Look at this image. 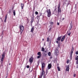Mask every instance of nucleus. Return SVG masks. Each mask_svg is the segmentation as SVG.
I'll list each match as a JSON object with an SVG mask.
<instances>
[{"instance_id": "23", "label": "nucleus", "mask_w": 78, "mask_h": 78, "mask_svg": "<svg viewBox=\"0 0 78 78\" xmlns=\"http://www.w3.org/2000/svg\"><path fill=\"white\" fill-rule=\"evenodd\" d=\"M57 69L58 71H60L61 70V69H60V68H59V67L58 66L57 67Z\"/></svg>"}, {"instance_id": "21", "label": "nucleus", "mask_w": 78, "mask_h": 78, "mask_svg": "<svg viewBox=\"0 0 78 78\" xmlns=\"http://www.w3.org/2000/svg\"><path fill=\"white\" fill-rule=\"evenodd\" d=\"M75 60H76V61H77L78 60V56L77 55V57H76L75 58Z\"/></svg>"}, {"instance_id": "45", "label": "nucleus", "mask_w": 78, "mask_h": 78, "mask_svg": "<svg viewBox=\"0 0 78 78\" xmlns=\"http://www.w3.org/2000/svg\"><path fill=\"white\" fill-rule=\"evenodd\" d=\"M37 64H38V65H39V61H38L37 62Z\"/></svg>"}, {"instance_id": "58", "label": "nucleus", "mask_w": 78, "mask_h": 78, "mask_svg": "<svg viewBox=\"0 0 78 78\" xmlns=\"http://www.w3.org/2000/svg\"><path fill=\"white\" fill-rule=\"evenodd\" d=\"M8 1H9L10 0H8Z\"/></svg>"}, {"instance_id": "37", "label": "nucleus", "mask_w": 78, "mask_h": 78, "mask_svg": "<svg viewBox=\"0 0 78 78\" xmlns=\"http://www.w3.org/2000/svg\"><path fill=\"white\" fill-rule=\"evenodd\" d=\"M76 55H78V51L76 52Z\"/></svg>"}, {"instance_id": "28", "label": "nucleus", "mask_w": 78, "mask_h": 78, "mask_svg": "<svg viewBox=\"0 0 78 78\" xmlns=\"http://www.w3.org/2000/svg\"><path fill=\"white\" fill-rule=\"evenodd\" d=\"M35 14H36V15H37V14H38V12L36 11L35 12Z\"/></svg>"}, {"instance_id": "26", "label": "nucleus", "mask_w": 78, "mask_h": 78, "mask_svg": "<svg viewBox=\"0 0 78 78\" xmlns=\"http://www.w3.org/2000/svg\"><path fill=\"white\" fill-rule=\"evenodd\" d=\"M5 58V55H2V58Z\"/></svg>"}, {"instance_id": "20", "label": "nucleus", "mask_w": 78, "mask_h": 78, "mask_svg": "<svg viewBox=\"0 0 78 78\" xmlns=\"http://www.w3.org/2000/svg\"><path fill=\"white\" fill-rule=\"evenodd\" d=\"M41 50L42 51H45V49H44V48H41Z\"/></svg>"}, {"instance_id": "13", "label": "nucleus", "mask_w": 78, "mask_h": 78, "mask_svg": "<svg viewBox=\"0 0 78 78\" xmlns=\"http://www.w3.org/2000/svg\"><path fill=\"white\" fill-rule=\"evenodd\" d=\"M21 9H23V7H24V4H23L21 3Z\"/></svg>"}, {"instance_id": "59", "label": "nucleus", "mask_w": 78, "mask_h": 78, "mask_svg": "<svg viewBox=\"0 0 78 78\" xmlns=\"http://www.w3.org/2000/svg\"><path fill=\"white\" fill-rule=\"evenodd\" d=\"M34 78H36V77H34Z\"/></svg>"}, {"instance_id": "35", "label": "nucleus", "mask_w": 78, "mask_h": 78, "mask_svg": "<svg viewBox=\"0 0 78 78\" xmlns=\"http://www.w3.org/2000/svg\"><path fill=\"white\" fill-rule=\"evenodd\" d=\"M30 67V66L29 65H27V69H28Z\"/></svg>"}, {"instance_id": "30", "label": "nucleus", "mask_w": 78, "mask_h": 78, "mask_svg": "<svg viewBox=\"0 0 78 78\" xmlns=\"http://www.w3.org/2000/svg\"><path fill=\"white\" fill-rule=\"evenodd\" d=\"M73 53V51H72L71 52V53H70V55H72Z\"/></svg>"}, {"instance_id": "60", "label": "nucleus", "mask_w": 78, "mask_h": 78, "mask_svg": "<svg viewBox=\"0 0 78 78\" xmlns=\"http://www.w3.org/2000/svg\"><path fill=\"white\" fill-rule=\"evenodd\" d=\"M2 63H3V62H2Z\"/></svg>"}, {"instance_id": "9", "label": "nucleus", "mask_w": 78, "mask_h": 78, "mask_svg": "<svg viewBox=\"0 0 78 78\" xmlns=\"http://www.w3.org/2000/svg\"><path fill=\"white\" fill-rule=\"evenodd\" d=\"M65 38H66V35H65L64 36H63L62 37V38L61 40V42H63V41H64V39H65Z\"/></svg>"}, {"instance_id": "29", "label": "nucleus", "mask_w": 78, "mask_h": 78, "mask_svg": "<svg viewBox=\"0 0 78 78\" xmlns=\"http://www.w3.org/2000/svg\"><path fill=\"white\" fill-rule=\"evenodd\" d=\"M53 24V22H51V25H52Z\"/></svg>"}, {"instance_id": "48", "label": "nucleus", "mask_w": 78, "mask_h": 78, "mask_svg": "<svg viewBox=\"0 0 78 78\" xmlns=\"http://www.w3.org/2000/svg\"><path fill=\"white\" fill-rule=\"evenodd\" d=\"M46 72V74H47V73H48V71L47 70Z\"/></svg>"}, {"instance_id": "43", "label": "nucleus", "mask_w": 78, "mask_h": 78, "mask_svg": "<svg viewBox=\"0 0 78 78\" xmlns=\"http://www.w3.org/2000/svg\"><path fill=\"white\" fill-rule=\"evenodd\" d=\"M73 76H74V77H75V76H76V74H74L73 75Z\"/></svg>"}, {"instance_id": "18", "label": "nucleus", "mask_w": 78, "mask_h": 78, "mask_svg": "<svg viewBox=\"0 0 78 78\" xmlns=\"http://www.w3.org/2000/svg\"><path fill=\"white\" fill-rule=\"evenodd\" d=\"M42 15V14L41 13H40L37 16V17H40Z\"/></svg>"}, {"instance_id": "42", "label": "nucleus", "mask_w": 78, "mask_h": 78, "mask_svg": "<svg viewBox=\"0 0 78 78\" xmlns=\"http://www.w3.org/2000/svg\"><path fill=\"white\" fill-rule=\"evenodd\" d=\"M56 42L57 44H58L59 43V41H56Z\"/></svg>"}, {"instance_id": "38", "label": "nucleus", "mask_w": 78, "mask_h": 78, "mask_svg": "<svg viewBox=\"0 0 78 78\" xmlns=\"http://www.w3.org/2000/svg\"><path fill=\"white\" fill-rule=\"evenodd\" d=\"M67 64H69V61H68V60H67Z\"/></svg>"}, {"instance_id": "10", "label": "nucleus", "mask_w": 78, "mask_h": 78, "mask_svg": "<svg viewBox=\"0 0 78 78\" xmlns=\"http://www.w3.org/2000/svg\"><path fill=\"white\" fill-rule=\"evenodd\" d=\"M51 64H49L48 65V69H50L51 68Z\"/></svg>"}, {"instance_id": "56", "label": "nucleus", "mask_w": 78, "mask_h": 78, "mask_svg": "<svg viewBox=\"0 0 78 78\" xmlns=\"http://www.w3.org/2000/svg\"><path fill=\"white\" fill-rule=\"evenodd\" d=\"M12 10L13 9V8H12Z\"/></svg>"}, {"instance_id": "3", "label": "nucleus", "mask_w": 78, "mask_h": 78, "mask_svg": "<svg viewBox=\"0 0 78 78\" xmlns=\"http://www.w3.org/2000/svg\"><path fill=\"white\" fill-rule=\"evenodd\" d=\"M40 78H45V72L42 71L41 73V75L40 76Z\"/></svg>"}, {"instance_id": "44", "label": "nucleus", "mask_w": 78, "mask_h": 78, "mask_svg": "<svg viewBox=\"0 0 78 78\" xmlns=\"http://www.w3.org/2000/svg\"><path fill=\"white\" fill-rule=\"evenodd\" d=\"M58 47H60V44H58Z\"/></svg>"}, {"instance_id": "39", "label": "nucleus", "mask_w": 78, "mask_h": 78, "mask_svg": "<svg viewBox=\"0 0 78 78\" xmlns=\"http://www.w3.org/2000/svg\"><path fill=\"white\" fill-rule=\"evenodd\" d=\"M76 64H78V60H77L76 62Z\"/></svg>"}, {"instance_id": "46", "label": "nucleus", "mask_w": 78, "mask_h": 78, "mask_svg": "<svg viewBox=\"0 0 78 78\" xmlns=\"http://www.w3.org/2000/svg\"><path fill=\"white\" fill-rule=\"evenodd\" d=\"M51 28H50L49 29V31H51Z\"/></svg>"}, {"instance_id": "47", "label": "nucleus", "mask_w": 78, "mask_h": 78, "mask_svg": "<svg viewBox=\"0 0 78 78\" xmlns=\"http://www.w3.org/2000/svg\"><path fill=\"white\" fill-rule=\"evenodd\" d=\"M64 19H65L64 18H62V21H63V20H64Z\"/></svg>"}, {"instance_id": "54", "label": "nucleus", "mask_w": 78, "mask_h": 78, "mask_svg": "<svg viewBox=\"0 0 78 78\" xmlns=\"http://www.w3.org/2000/svg\"><path fill=\"white\" fill-rule=\"evenodd\" d=\"M52 58V57H50V59H51Z\"/></svg>"}, {"instance_id": "25", "label": "nucleus", "mask_w": 78, "mask_h": 78, "mask_svg": "<svg viewBox=\"0 0 78 78\" xmlns=\"http://www.w3.org/2000/svg\"><path fill=\"white\" fill-rule=\"evenodd\" d=\"M9 13H11V9H10L9 11Z\"/></svg>"}, {"instance_id": "6", "label": "nucleus", "mask_w": 78, "mask_h": 78, "mask_svg": "<svg viewBox=\"0 0 78 78\" xmlns=\"http://www.w3.org/2000/svg\"><path fill=\"white\" fill-rule=\"evenodd\" d=\"M45 64L44 63H42V72H44V68H45Z\"/></svg>"}, {"instance_id": "14", "label": "nucleus", "mask_w": 78, "mask_h": 78, "mask_svg": "<svg viewBox=\"0 0 78 78\" xmlns=\"http://www.w3.org/2000/svg\"><path fill=\"white\" fill-rule=\"evenodd\" d=\"M13 15L14 16H16V10H13Z\"/></svg>"}, {"instance_id": "12", "label": "nucleus", "mask_w": 78, "mask_h": 78, "mask_svg": "<svg viewBox=\"0 0 78 78\" xmlns=\"http://www.w3.org/2000/svg\"><path fill=\"white\" fill-rule=\"evenodd\" d=\"M34 27L33 26L32 28L31 29V32H33L34 31Z\"/></svg>"}, {"instance_id": "31", "label": "nucleus", "mask_w": 78, "mask_h": 78, "mask_svg": "<svg viewBox=\"0 0 78 78\" xmlns=\"http://www.w3.org/2000/svg\"><path fill=\"white\" fill-rule=\"evenodd\" d=\"M50 39L48 37L47 38V42H49V40Z\"/></svg>"}, {"instance_id": "32", "label": "nucleus", "mask_w": 78, "mask_h": 78, "mask_svg": "<svg viewBox=\"0 0 78 78\" xmlns=\"http://www.w3.org/2000/svg\"><path fill=\"white\" fill-rule=\"evenodd\" d=\"M2 54V55H6V52H3Z\"/></svg>"}, {"instance_id": "53", "label": "nucleus", "mask_w": 78, "mask_h": 78, "mask_svg": "<svg viewBox=\"0 0 78 78\" xmlns=\"http://www.w3.org/2000/svg\"><path fill=\"white\" fill-rule=\"evenodd\" d=\"M42 41H44V39H42Z\"/></svg>"}, {"instance_id": "24", "label": "nucleus", "mask_w": 78, "mask_h": 78, "mask_svg": "<svg viewBox=\"0 0 78 78\" xmlns=\"http://www.w3.org/2000/svg\"><path fill=\"white\" fill-rule=\"evenodd\" d=\"M74 51V48H73V47H72V49L71 50V51Z\"/></svg>"}, {"instance_id": "4", "label": "nucleus", "mask_w": 78, "mask_h": 78, "mask_svg": "<svg viewBox=\"0 0 78 78\" xmlns=\"http://www.w3.org/2000/svg\"><path fill=\"white\" fill-rule=\"evenodd\" d=\"M34 59V58H33V57H31L30 58H29V62H30V64H32V63H33Z\"/></svg>"}, {"instance_id": "36", "label": "nucleus", "mask_w": 78, "mask_h": 78, "mask_svg": "<svg viewBox=\"0 0 78 78\" xmlns=\"http://www.w3.org/2000/svg\"><path fill=\"white\" fill-rule=\"evenodd\" d=\"M70 34H71V33H70L68 34V35L69 36H70Z\"/></svg>"}, {"instance_id": "33", "label": "nucleus", "mask_w": 78, "mask_h": 78, "mask_svg": "<svg viewBox=\"0 0 78 78\" xmlns=\"http://www.w3.org/2000/svg\"><path fill=\"white\" fill-rule=\"evenodd\" d=\"M7 16H8V15H7L5 16V19L6 20V19H7Z\"/></svg>"}, {"instance_id": "50", "label": "nucleus", "mask_w": 78, "mask_h": 78, "mask_svg": "<svg viewBox=\"0 0 78 78\" xmlns=\"http://www.w3.org/2000/svg\"><path fill=\"white\" fill-rule=\"evenodd\" d=\"M70 58H72V55H70Z\"/></svg>"}, {"instance_id": "5", "label": "nucleus", "mask_w": 78, "mask_h": 78, "mask_svg": "<svg viewBox=\"0 0 78 78\" xmlns=\"http://www.w3.org/2000/svg\"><path fill=\"white\" fill-rule=\"evenodd\" d=\"M34 14H33L32 15L31 21H30L31 24H32L33 23V22H34Z\"/></svg>"}, {"instance_id": "17", "label": "nucleus", "mask_w": 78, "mask_h": 78, "mask_svg": "<svg viewBox=\"0 0 78 78\" xmlns=\"http://www.w3.org/2000/svg\"><path fill=\"white\" fill-rule=\"evenodd\" d=\"M57 10L58 13H59V12H61V9H58Z\"/></svg>"}, {"instance_id": "2", "label": "nucleus", "mask_w": 78, "mask_h": 78, "mask_svg": "<svg viewBox=\"0 0 78 78\" xmlns=\"http://www.w3.org/2000/svg\"><path fill=\"white\" fill-rule=\"evenodd\" d=\"M46 12L48 14L47 16L48 17H50L51 15V12L50 9H48L46 10Z\"/></svg>"}, {"instance_id": "40", "label": "nucleus", "mask_w": 78, "mask_h": 78, "mask_svg": "<svg viewBox=\"0 0 78 78\" xmlns=\"http://www.w3.org/2000/svg\"><path fill=\"white\" fill-rule=\"evenodd\" d=\"M0 19L3 22V19H2V18H0Z\"/></svg>"}, {"instance_id": "27", "label": "nucleus", "mask_w": 78, "mask_h": 78, "mask_svg": "<svg viewBox=\"0 0 78 78\" xmlns=\"http://www.w3.org/2000/svg\"><path fill=\"white\" fill-rule=\"evenodd\" d=\"M41 57V55H39L37 57V58H40Z\"/></svg>"}, {"instance_id": "1", "label": "nucleus", "mask_w": 78, "mask_h": 78, "mask_svg": "<svg viewBox=\"0 0 78 78\" xmlns=\"http://www.w3.org/2000/svg\"><path fill=\"white\" fill-rule=\"evenodd\" d=\"M19 27L20 30V34L21 35H22V33L24 30V26L23 25H20L19 26Z\"/></svg>"}, {"instance_id": "15", "label": "nucleus", "mask_w": 78, "mask_h": 78, "mask_svg": "<svg viewBox=\"0 0 78 78\" xmlns=\"http://www.w3.org/2000/svg\"><path fill=\"white\" fill-rule=\"evenodd\" d=\"M70 30H72V28L73 27V26H72V23L71 22V23L70 24Z\"/></svg>"}, {"instance_id": "7", "label": "nucleus", "mask_w": 78, "mask_h": 78, "mask_svg": "<svg viewBox=\"0 0 78 78\" xmlns=\"http://www.w3.org/2000/svg\"><path fill=\"white\" fill-rule=\"evenodd\" d=\"M48 55V51H46L44 52V56H47Z\"/></svg>"}, {"instance_id": "11", "label": "nucleus", "mask_w": 78, "mask_h": 78, "mask_svg": "<svg viewBox=\"0 0 78 78\" xmlns=\"http://www.w3.org/2000/svg\"><path fill=\"white\" fill-rule=\"evenodd\" d=\"M61 37H62V36H61L60 37H58V38L57 39V41H59L61 39Z\"/></svg>"}, {"instance_id": "51", "label": "nucleus", "mask_w": 78, "mask_h": 78, "mask_svg": "<svg viewBox=\"0 0 78 78\" xmlns=\"http://www.w3.org/2000/svg\"><path fill=\"white\" fill-rule=\"evenodd\" d=\"M6 20L5 19V20H4V22H6Z\"/></svg>"}, {"instance_id": "41", "label": "nucleus", "mask_w": 78, "mask_h": 78, "mask_svg": "<svg viewBox=\"0 0 78 78\" xmlns=\"http://www.w3.org/2000/svg\"><path fill=\"white\" fill-rule=\"evenodd\" d=\"M55 51H56L57 52H58V49H56L55 50Z\"/></svg>"}, {"instance_id": "8", "label": "nucleus", "mask_w": 78, "mask_h": 78, "mask_svg": "<svg viewBox=\"0 0 78 78\" xmlns=\"http://www.w3.org/2000/svg\"><path fill=\"white\" fill-rule=\"evenodd\" d=\"M66 71H69V65H67L66 66Z\"/></svg>"}, {"instance_id": "52", "label": "nucleus", "mask_w": 78, "mask_h": 78, "mask_svg": "<svg viewBox=\"0 0 78 78\" xmlns=\"http://www.w3.org/2000/svg\"><path fill=\"white\" fill-rule=\"evenodd\" d=\"M57 25H59V23H57Z\"/></svg>"}, {"instance_id": "16", "label": "nucleus", "mask_w": 78, "mask_h": 78, "mask_svg": "<svg viewBox=\"0 0 78 78\" xmlns=\"http://www.w3.org/2000/svg\"><path fill=\"white\" fill-rule=\"evenodd\" d=\"M61 5V3H59L58 4V9H60V5Z\"/></svg>"}, {"instance_id": "34", "label": "nucleus", "mask_w": 78, "mask_h": 78, "mask_svg": "<svg viewBox=\"0 0 78 78\" xmlns=\"http://www.w3.org/2000/svg\"><path fill=\"white\" fill-rule=\"evenodd\" d=\"M3 59H4V58H1V61H2V62H3Z\"/></svg>"}, {"instance_id": "57", "label": "nucleus", "mask_w": 78, "mask_h": 78, "mask_svg": "<svg viewBox=\"0 0 78 78\" xmlns=\"http://www.w3.org/2000/svg\"><path fill=\"white\" fill-rule=\"evenodd\" d=\"M2 66H3V65L2 64Z\"/></svg>"}, {"instance_id": "49", "label": "nucleus", "mask_w": 78, "mask_h": 78, "mask_svg": "<svg viewBox=\"0 0 78 78\" xmlns=\"http://www.w3.org/2000/svg\"><path fill=\"white\" fill-rule=\"evenodd\" d=\"M7 76H8V73H7V76H6L5 78H7Z\"/></svg>"}, {"instance_id": "22", "label": "nucleus", "mask_w": 78, "mask_h": 78, "mask_svg": "<svg viewBox=\"0 0 78 78\" xmlns=\"http://www.w3.org/2000/svg\"><path fill=\"white\" fill-rule=\"evenodd\" d=\"M48 55L49 56H51V52H49L48 53Z\"/></svg>"}, {"instance_id": "19", "label": "nucleus", "mask_w": 78, "mask_h": 78, "mask_svg": "<svg viewBox=\"0 0 78 78\" xmlns=\"http://www.w3.org/2000/svg\"><path fill=\"white\" fill-rule=\"evenodd\" d=\"M37 55H41V52H38L37 53Z\"/></svg>"}, {"instance_id": "55", "label": "nucleus", "mask_w": 78, "mask_h": 78, "mask_svg": "<svg viewBox=\"0 0 78 78\" xmlns=\"http://www.w3.org/2000/svg\"><path fill=\"white\" fill-rule=\"evenodd\" d=\"M9 65H11V63H9Z\"/></svg>"}]
</instances>
